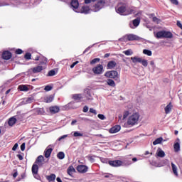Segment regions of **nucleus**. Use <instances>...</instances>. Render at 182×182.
I'll list each match as a JSON object with an SVG mask.
<instances>
[{"mask_svg":"<svg viewBox=\"0 0 182 182\" xmlns=\"http://www.w3.org/2000/svg\"><path fill=\"white\" fill-rule=\"evenodd\" d=\"M41 70H43V67L42 65H38L36 67H34L33 68H31L29 70L30 73H40Z\"/></svg>","mask_w":182,"mask_h":182,"instance_id":"obj_12","label":"nucleus"},{"mask_svg":"<svg viewBox=\"0 0 182 182\" xmlns=\"http://www.w3.org/2000/svg\"><path fill=\"white\" fill-rule=\"evenodd\" d=\"M120 129H122V127L120 125H115L114 127H112L111 129H109V132L112 134L114 133H118V132H120Z\"/></svg>","mask_w":182,"mask_h":182,"instance_id":"obj_17","label":"nucleus"},{"mask_svg":"<svg viewBox=\"0 0 182 182\" xmlns=\"http://www.w3.org/2000/svg\"><path fill=\"white\" fill-rule=\"evenodd\" d=\"M97 0H85V4L86 5H89V4H92V2H96Z\"/></svg>","mask_w":182,"mask_h":182,"instance_id":"obj_51","label":"nucleus"},{"mask_svg":"<svg viewBox=\"0 0 182 182\" xmlns=\"http://www.w3.org/2000/svg\"><path fill=\"white\" fill-rule=\"evenodd\" d=\"M8 2H11V0H4V1H0V7L9 6V4Z\"/></svg>","mask_w":182,"mask_h":182,"instance_id":"obj_38","label":"nucleus"},{"mask_svg":"<svg viewBox=\"0 0 182 182\" xmlns=\"http://www.w3.org/2000/svg\"><path fill=\"white\" fill-rule=\"evenodd\" d=\"M90 7L88 6H82L80 9V11H78L80 14H85V15H87V14H90Z\"/></svg>","mask_w":182,"mask_h":182,"instance_id":"obj_13","label":"nucleus"},{"mask_svg":"<svg viewBox=\"0 0 182 182\" xmlns=\"http://www.w3.org/2000/svg\"><path fill=\"white\" fill-rule=\"evenodd\" d=\"M51 146L52 145H49L44 151V156L46 159H49L50 157V154H52V151H53V149L50 148Z\"/></svg>","mask_w":182,"mask_h":182,"instance_id":"obj_11","label":"nucleus"},{"mask_svg":"<svg viewBox=\"0 0 182 182\" xmlns=\"http://www.w3.org/2000/svg\"><path fill=\"white\" fill-rule=\"evenodd\" d=\"M97 117L100 119V120H105V119H106V117H105V115L102 114H99L97 115Z\"/></svg>","mask_w":182,"mask_h":182,"instance_id":"obj_52","label":"nucleus"},{"mask_svg":"<svg viewBox=\"0 0 182 182\" xmlns=\"http://www.w3.org/2000/svg\"><path fill=\"white\" fill-rule=\"evenodd\" d=\"M73 136H74V137H82L83 134H82L79 132H74Z\"/></svg>","mask_w":182,"mask_h":182,"instance_id":"obj_46","label":"nucleus"},{"mask_svg":"<svg viewBox=\"0 0 182 182\" xmlns=\"http://www.w3.org/2000/svg\"><path fill=\"white\" fill-rule=\"evenodd\" d=\"M43 102L45 103H51V102H53V96L50 95V96L45 97L43 98Z\"/></svg>","mask_w":182,"mask_h":182,"instance_id":"obj_30","label":"nucleus"},{"mask_svg":"<svg viewBox=\"0 0 182 182\" xmlns=\"http://www.w3.org/2000/svg\"><path fill=\"white\" fill-rule=\"evenodd\" d=\"M2 58L4 60H9L12 58V53L9 51H4L2 53Z\"/></svg>","mask_w":182,"mask_h":182,"instance_id":"obj_15","label":"nucleus"},{"mask_svg":"<svg viewBox=\"0 0 182 182\" xmlns=\"http://www.w3.org/2000/svg\"><path fill=\"white\" fill-rule=\"evenodd\" d=\"M66 137H68V135H63L58 138V141H60V140H63V139H66Z\"/></svg>","mask_w":182,"mask_h":182,"instance_id":"obj_58","label":"nucleus"},{"mask_svg":"<svg viewBox=\"0 0 182 182\" xmlns=\"http://www.w3.org/2000/svg\"><path fill=\"white\" fill-rule=\"evenodd\" d=\"M24 58L25 59H26V60H31L32 55L31 54V53H26L24 55Z\"/></svg>","mask_w":182,"mask_h":182,"instance_id":"obj_44","label":"nucleus"},{"mask_svg":"<svg viewBox=\"0 0 182 182\" xmlns=\"http://www.w3.org/2000/svg\"><path fill=\"white\" fill-rule=\"evenodd\" d=\"M139 25H140V19L136 18L133 20L132 24H130V28H132V29H134V28H137Z\"/></svg>","mask_w":182,"mask_h":182,"instance_id":"obj_19","label":"nucleus"},{"mask_svg":"<svg viewBox=\"0 0 182 182\" xmlns=\"http://www.w3.org/2000/svg\"><path fill=\"white\" fill-rule=\"evenodd\" d=\"M172 109H173V104H171V102H169L168 105H167L164 108L166 114H168L170 112H171Z\"/></svg>","mask_w":182,"mask_h":182,"instance_id":"obj_23","label":"nucleus"},{"mask_svg":"<svg viewBox=\"0 0 182 182\" xmlns=\"http://www.w3.org/2000/svg\"><path fill=\"white\" fill-rule=\"evenodd\" d=\"M107 85L111 86V87H114V86H116V82H114V80L112 79H108L107 80Z\"/></svg>","mask_w":182,"mask_h":182,"instance_id":"obj_35","label":"nucleus"},{"mask_svg":"<svg viewBox=\"0 0 182 182\" xmlns=\"http://www.w3.org/2000/svg\"><path fill=\"white\" fill-rule=\"evenodd\" d=\"M105 4L106 1L105 0H98L97 4H95V5L92 7L91 11H92V12H99V11H100V9H102L103 6H105Z\"/></svg>","mask_w":182,"mask_h":182,"instance_id":"obj_5","label":"nucleus"},{"mask_svg":"<svg viewBox=\"0 0 182 182\" xmlns=\"http://www.w3.org/2000/svg\"><path fill=\"white\" fill-rule=\"evenodd\" d=\"M156 156L163 159V157H166V153L164 152V151L161 150V148H158L156 151Z\"/></svg>","mask_w":182,"mask_h":182,"instance_id":"obj_26","label":"nucleus"},{"mask_svg":"<svg viewBox=\"0 0 182 182\" xmlns=\"http://www.w3.org/2000/svg\"><path fill=\"white\" fill-rule=\"evenodd\" d=\"M128 41H140V37L134 34H128L127 35Z\"/></svg>","mask_w":182,"mask_h":182,"instance_id":"obj_18","label":"nucleus"},{"mask_svg":"<svg viewBox=\"0 0 182 182\" xmlns=\"http://www.w3.org/2000/svg\"><path fill=\"white\" fill-rule=\"evenodd\" d=\"M122 166H131V164H133V162L132 161V158H130V156H127L122 161Z\"/></svg>","mask_w":182,"mask_h":182,"instance_id":"obj_8","label":"nucleus"},{"mask_svg":"<svg viewBox=\"0 0 182 182\" xmlns=\"http://www.w3.org/2000/svg\"><path fill=\"white\" fill-rule=\"evenodd\" d=\"M81 120H82V122H85L86 123H94L95 121H93L92 119H90L89 118H86V117H82Z\"/></svg>","mask_w":182,"mask_h":182,"instance_id":"obj_41","label":"nucleus"},{"mask_svg":"<svg viewBox=\"0 0 182 182\" xmlns=\"http://www.w3.org/2000/svg\"><path fill=\"white\" fill-rule=\"evenodd\" d=\"M115 11L117 14L124 16L130 15L134 12L133 9L127 7V5L124 3H119L115 8Z\"/></svg>","mask_w":182,"mask_h":182,"instance_id":"obj_1","label":"nucleus"},{"mask_svg":"<svg viewBox=\"0 0 182 182\" xmlns=\"http://www.w3.org/2000/svg\"><path fill=\"white\" fill-rule=\"evenodd\" d=\"M36 113L38 114H45V109L43 108H38L36 109Z\"/></svg>","mask_w":182,"mask_h":182,"instance_id":"obj_42","label":"nucleus"},{"mask_svg":"<svg viewBox=\"0 0 182 182\" xmlns=\"http://www.w3.org/2000/svg\"><path fill=\"white\" fill-rule=\"evenodd\" d=\"M39 165L38 164H33L32 166V173L33 174V176H35V174H38V171L39 170Z\"/></svg>","mask_w":182,"mask_h":182,"instance_id":"obj_33","label":"nucleus"},{"mask_svg":"<svg viewBox=\"0 0 182 182\" xmlns=\"http://www.w3.org/2000/svg\"><path fill=\"white\" fill-rule=\"evenodd\" d=\"M129 111H125L123 114V119H126L127 116H129Z\"/></svg>","mask_w":182,"mask_h":182,"instance_id":"obj_56","label":"nucleus"},{"mask_svg":"<svg viewBox=\"0 0 182 182\" xmlns=\"http://www.w3.org/2000/svg\"><path fill=\"white\" fill-rule=\"evenodd\" d=\"M98 62H100V58H94L92 60L90 61V65H95L96 63H98Z\"/></svg>","mask_w":182,"mask_h":182,"instance_id":"obj_45","label":"nucleus"},{"mask_svg":"<svg viewBox=\"0 0 182 182\" xmlns=\"http://www.w3.org/2000/svg\"><path fill=\"white\" fill-rule=\"evenodd\" d=\"M108 164L112 167H122V161L120 160H114V161H109Z\"/></svg>","mask_w":182,"mask_h":182,"instance_id":"obj_10","label":"nucleus"},{"mask_svg":"<svg viewBox=\"0 0 182 182\" xmlns=\"http://www.w3.org/2000/svg\"><path fill=\"white\" fill-rule=\"evenodd\" d=\"M90 113H92L93 114H97V112L93 108L90 109Z\"/></svg>","mask_w":182,"mask_h":182,"instance_id":"obj_55","label":"nucleus"},{"mask_svg":"<svg viewBox=\"0 0 182 182\" xmlns=\"http://www.w3.org/2000/svg\"><path fill=\"white\" fill-rule=\"evenodd\" d=\"M70 5L75 12H79V11H77V8H79V1L77 0H72Z\"/></svg>","mask_w":182,"mask_h":182,"instance_id":"obj_14","label":"nucleus"},{"mask_svg":"<svg viewBox=\"0 0 182 182\" xmlns=\"http://www.w3.org/2000/svg\"><path fill=\"white\" fill-rule=\"evenodd\" d=\"M33 60H39L40 65H46L48 63V58L43 56L39 57V55H36V58L33 57Z\"/></svg>","mask_w":182,"mask_h":182,"instance_id":"obj_9","label":"nucleus"},{"mask_svg":"<svg viewBox=\"0 0 182 182\" xmlns=\"http://www.w3.org/2000/svg\"><path fill=\"white\" fill-rule=\"evenodd\" d=\"M144 55H146L147 56H151L153 55V53L150 50L144 49L143 50Z\"/></svg>","mask_w":182,"mask_h":182,"instance_id":"obj_39","label":"nucleus"},{"mask_svg":"<svg viewBox=\"0 0 182 182\" xmlns=\"http://www.w3.org/2000/svg\"><path fill=\"white\" fill-rule=\"evenodd\" d=\"M161 141H163V137H159L154 141L153 144L154 146H157V144H161Z\"/></svg>","mask_w":182,"mask_h":182,"instance_id":"obj_37","label":"nucleus"},{"mask_svg":"<svg viewBox=\"0 0 182 182\" xmlns=\"http://www.w3.org/2000/svg\"><path fill=\"white\" fill-rule=\"evenodd\" d=\"M58 159L60 160H63L65 159V153L60 151L57 154Z\"/></svg>","mask_w":182,"mask_h":182,"instance_id":"obj_40","label":"nucleus"},{"mask_svg":"<svg viewBox=\"0 0 182 182\" xmlns=\"http://www.w3.org/2000/svg\"><path fill=\"white\" fill-rule=\"evenodd\" d=\"M141 63L144 66V68H147L149 65V62L147 61V60H145V59H143Z\"/></svg>","mask_w":182,"mask_h":182,"instance_id":"obj_47","label":"nucleus"},{"mask_svg":"<svg viewBox=\"0 0 182 182\" xmlns=\"http://www.w3.org/2000/svg\"><path fill=\"white\" fill-rule=\"evenodd\" d=\"M18 143H16L12 148L13 151H16V149H18Z\"/></svg>","mask_w":182,"mask_h":182,"instance_id":"obj_62","label":"nucleus"},{"mask_svg":"<svg viewBox=\"0 0 182 182\" xmlns=\"http://www.w3.org/2000/svg\"><path fill=\"white\" fill-rule=\"evenodd\" d=\"M72 99L79 103V102H86L87 100H90L92 98L83 95V94H73L72 95Z\"/></svg>","mask_w":182,"mask_h":182,"instance_id":"obj_4","label":"nucleus"},{"mask_svg":"<svg viewBox=\"0 0 182 182\" xmlns=\"http://www.w3.org/2000/svg\"><path fill=\"white\" fill-rule=\"evenodd\" d=\"M92 72L95 75H102L105 72L103 65L98 64L92 68Z\"/></svg>","mask_w":182,"mask_h":182,"instance_id":"obj_6","label":"nucleus"},{"mask_svg":"<svg viewBox=\"0 0 182 182\" xmlns=\"http://www.w3.org/2000/svg\"><path fill=\"white\" fill-rule=\"evenodd\" d=\"M177 26L182 29V24L181 22H180L179 21H177Z\"/></svg>","mask_w":182,"mask_h":182,"instance_id":"obj_64","label":"nucleus"},{"mask_svg":"<svg viewBox=\"0 0 182 182\" xmlns=\"http://www.w3.org/2000/svg\"><path fill=\"white\" fill-rule=\"evenodd\" d=\"M25 146H26V144H25V143H23V144L21 145V151H25Z\"/></svg>","mask_w":182,"mask_h":182,"instance_id":"obj_63","label":"nucleus"},{"mask_svg":"<svg viewBox=\"0 0 182 182\" xmlns=\"http://www.w3.org/2000/svg\"><path fill=\"white\" fill-rule=\"evenodd\" d=\"M174 151L176 153H178V151H180V143L176 142L173 145Z\"/></svg>","mask_w":182,"mask_h":182,"instance_id":"obj_36","label":"nucleus"},{"mask_svg":"<svg viewBox=\"0 0 182 182\" xmlns=\"http://www.w3.org/2000/svg\"><path fill=\"white\" fill-rule=\"evenodd\" d=\"M124 55H126V56H132V55L133 54V51L130 49L127 50L125 51H124Z\"/></svg>","mask_w":182,"mask_h":182,"instance_id":"obj_43","label":"nucleus"},{"mask_svg":"<svg viewBox=\"0 0 182 182\" xmlns=\"http://www.w3.org/2000/svg\"><path fill=\"white\" fill-rule=\"evenodd\" d=\"M48 76H55V75H56V72L55 70H51L48 72Z\"/></svg>","mask_w":182,"mask_h":182,"instance_id":"obj_49","label":"nucleus"},{"mask_svg":"<svg viewBox=\"0 0 182 182\" xmlns=\"http://www.w3.org/2000/svg\"><path fill=\"white\" fill-rule=\"evenodd\" d=\"M154 36L157 39H163L164 38V31H158L157 33H154Z\"/></svg>","mask_w":182,"mask_h":182,"instance_id":"obj_20","label":"nucleus"},{"mask_svg":"<svg viewBox=\"0 0 182 182\" xmlns=\"http://www.w3.org/2000/svg\"><path fill=\"white\" fill-rule=\"evenodd\" d=\"M18 90L21 92H29V87L26 85H20L18 87Z\"/></svg>","mask_w":182,"mask_h":182,"instance_id":"obj_24","label":"nucleus"},{"mask_svg":"<svg viewBox=\"0 0 182 182\" xmlns=\"http://www.w3.org/2000/svg\"><path fill=\"white\" fill-rule=\"evenodd\" d=\"M35 102V97L33 96L23 98L22 101L20 102L21 106H23V105H29V103H33Z\"/></svg>","mask_w":182,"mask_h":182,"instance_id":"obj_7","label":"nucleus"},{"mask_svg":"<svg viewBox=\"0 0 182 182\" xmlns=\"http://www.w3.org/2000/svg\"><path fill=\"white\" fill-rule=\"evenodd\" d=\"M140 114H139V112H135L129 117L127 124L128 126H130V127L136 126V124H138Z\"/></svg>","mask_w":182,"mask_h":182,"instance_id":"obj_2","label":"nucleus"},{"mask_svg":"<svg viewBox=\"0 0 182 182\" xmlns=\"http://www.w3.org/2000/svg\"><path fill=\"white\" fill-rule=\"evenodd\" d=\"M116 65H117L115 61L111 60L107 63V69H114V68H116Z\"/></svg>","mask_w":182,"mask_h":182,"instance_id":"obj_27","label":"nucleus"},{"mask_svg":"<svg viewBox=\"0 0 182 182\" xmlns=\"http://www.w3.org/2000/svg\"><path fill=\"white\" fill-rule=\"evenodd\" d=\"M49 110L50 113H52L53 114H55L56 113H59L60 108H59V107L58 106H53L49 108Z\"/></svg>","mask_w":182,"mask_h":182,"instance_id":"obj_21","label":"nucleus"},{"mask_svg":"<svg viewBox=\"0 0 182 182\" xmlns=\"http://www.w3.org/2000/svg\"><path fill=\"white\" fill-rule=\"evenodd\" d=\"M87 159L89 160V161H90L91 163H95V158L92 156H87Z\"/></svg>","mask_w":182,"mask_h":182,"instance_id":"obj_50","label":"nucleus"},{"mask_svg":"<svg viewBox=\"0 0 182 182\" xmlns=\"http://www.w3.org/2000/svg\"><path fill=\"white\" fill-rule=\"evenodd\" d=\"M77 63H79V61H75L71 65H70V68L73 69V68H75V66H76V65H77Z\"/></svg>","mask_w":182,"mask_h":182,"instance_id":"obj_61","label":"nucleus"},{"mask_svg":"<svg viewBox=\"0 0 182 182\" xmlns=\"http://www.w3.org/2000/svg\"><path fill=\"white\" fill-rule=\"evenodd\" d=\"M93 46H95V44L92 46H90L89 47H87L83 52V53H86V52H88V50H90V49H92V48H93Z\"/></svg>","mask_w":182,"mask_h":182,"instance_id":"obj_54","label":"nucleus"},{"mask_svg":"<svg viewBox=\"0 0 182 182\" xmlns=\"http://www.w3.org/2000/svg\"><path fill=\"white\" fill-rule=\"evenodd\" d=\"M170 1H171V4H173V5H178V0H170Z\"/></svg>","mask_w":182,"mask_h":182,"instance_id":"obj_60","label":"nucleus"},{"mask_svg":"<svg viewBox=\"0 0 182 182\" xmlns=\"http://www.w3.org/2000/svg\"><path fill=\"white\" fill-rule=\"evenodd\" d=\"M131 60H132L133 63H141L143 59L139 57H132Z\"/></svg>","mask_w":182,"mask_h":182,"instance_id":"obj_29","label":"nucleus"},{"mask_svg":"<svg viewBox=\"0 0 182 182\" xmlns=\"http://www.w3.org/2000/svg\"><path fill=\"white\" fill-rule=\"evenodd\" d=\"M43 160H44L43 156L40 155L37 157V159L35 161V164H38V166H42V164H43Z\"/></svg>","mask_w":182,"mask_h":182,"instance_id":"obj_22","label":"nucleus"},{"mask_svg":"<svg viewBox=\"0 0 182 182\" xmlns=\"http://www.w3.org/2000/svg\"><path fill=\"white\" fill-rule=\"evenodd\" d=\"M26 177V176L25 175V173H22L21 176V178L18 179V181H21V180H23V178H25Z\"/></svg>","mask_w":182,"mask_h":182,"instance_id":"obj_59","label":"nucleus"},{"mask_svg":"<svg viewBox=\"0 0 182 182\" xmlns=\"http://www.w3.org/2000/svg\"><path fill=\"white\" fill-rule=\"evenodd\" d=\"M16 123V116L11 117L10 119H9L8 124L9 126H14Z\"/></svg>","mask_w":182,"mask_h":182,"instance_id":"obj_25","label":"nucleus"},{"mask_svg":"<svg viewBox=\"0 0 182 182\" xmlns=\"http://www.w3.org/2000/svg\"><path fill=\"white\" fill-rule=\"evenodd\" d=\"M106 77L114 79L117 83H120V76L116 70L107 71L105 73Z\"/></svg>","mask_w":182,"mask_h":182,"instance_id":"obj_3","label":"nucleus"},{"mask_svg":"<svg viewBox=\"0 0 182 182\" xmlns=\"http://www.w3.org/2000/svg\"><path fill=\"white\" fill-rule=\"evenodd\" d=\"M52 89H53V87L50 86V85H46L44 88V90L46 92H50V90H52Z\"/></svg>","mask_w":182,"mask_h":182,"instance_id":"obj_48","label":"nucleus"},{"mask_svg":"<svg viewBox=\"0 0 182 182\" xmlns=\"http://www.w3.org/2000/svg\"><path fill=\"white\" fill-rule=\"evenodd\" d=\"M23 52V51L21 49H19V48L16 50V55H22Z\"/></svg>","mask_w":182,"mask_h":182,"instance_id":"obj_57","label":"nucleus"},{"mask_svg":"<svg viewBox=\"0 0 182 182\" xmlns=\"http://www.w3.org/2000/svg\"><path fill=\"white\" fill-rule=\"evenodd\" d=\"M171 167H172V171L174 174V176H176V177L178 176V172L177 171L178 168H177V166H176V164H174L173 162H171Z\"/></svg>","mask_w":182,"mask_h":182,"instance_id":"obj_28","label":"nucleus"},{"mask_svg":"<svg viewBox=\"0 0 182 182\" xmlns=\"http://www.w3.org/2000/svg\"><path fill=\"white\" fill-rule=\"evenodd\" d=\"M55 178H56V175H55L54 173H52L50 176H46V179L49 182L55 181Z\"/></svg>","mask_w":182,"mask_h":182,"instance_id":"obj_34","label":"nucleus"},{"mask_svg":"<svg viewBox=\"0 0 182 182\" xmlns=\"http://www.w3.org/2000/svg\"><path fill=\"white\" fill-rule=\"evenodd\" d=\"M164 38L171 39V38H173V33L170 31H164Z\"/></svg>","mask_w":182,"mask_h":182,"instance_id":"obj_31","label":"nucleus"},{"mask_svg":"<svg viewBox=\"0 0 182 182\" xmlns=\"http://www.w3.org/2000/svg\"><path fill=\"white\" fill-rule=\"evenodd\" d=\"M76 170L73 167V166H70L67 170V173L69 176H73V173H75Z\"/></svg>","mask_w":182,"mask_h":182,"instance_id":"obj_32","label":"nucleus"},{"mask_svg":"<svg viewBox=\"0 0 182 182\" xmlns=\"http://www.w3.org/2000/svg\"><path fill=\"white\" fill-rule=\"evenodd\" d=\"M89 168L86 165H79L77 170L79 173H87Z\"/></svg>","mask_w":182,"mask_h":182,"instance_id":"obj_16","label":"nucleus"},{"mask_svg":"<svg viewBox=\"0 0 182 182\" xmlns=\"http://www.w3.org/2000/svg\"><path fill=\"white\" fill-rule=\"evenodd\" d=\"M82 112L84 113H87V112H89V107H87V105L84 106Z\"/></svg>","mask_w":182,"mask_h":182,"instance_id":"obj_53","label":"nucleus"}]
</instances>
